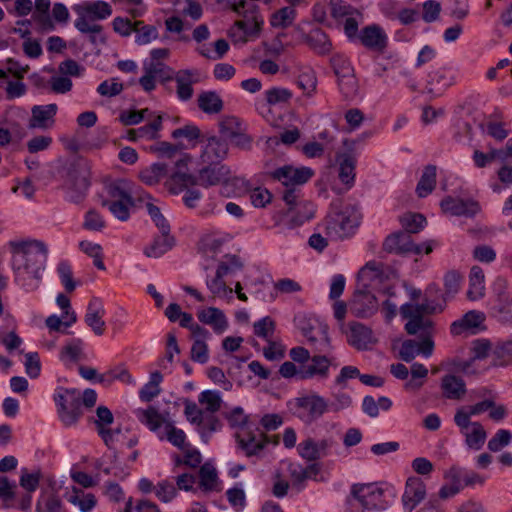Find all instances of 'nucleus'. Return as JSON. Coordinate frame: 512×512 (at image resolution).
Wrapping results in <instances>:
<instances>
[{
	"label": "nucleus",
	"instance_id": "obj_1",
	"mask_svg": "<svg viewBox=\"0 0 512 512\" xmlns=\"http://www.w3.org/2000/svg\"><path fill=\"white\" fill-rule=\"evenodd\" d=\"M220 1L240 17L227 31V35L234 45H243L260 37L264 18L259 12L258 5L248 0Z\"/></svg>",
	"mask_w": 512,
	"mask_h": 512
},
{
	"label": "nucleus",
	"instance_id": "obj_2",
	"mask_svg": "<svg viewBox=\"0 0 512 512\" xmlns=\"http://www.w3.org/2000/svg\"><path fill=\"white\" fill-rule=\"evenodd\" d=\"M107 199L102 205L107 207L118 220L125 222L130 214L139 208L143 202L149 200L151 195L142 189H137L125 179H118L107 186Z\"/></svg>",
	"mask_w": 512,
	"mask_h": 512
},
{
	"label": "nucleus",
	"instance_id": "obj_3",
	"mask_svg": "<svg viewBox=\"0 0 512 512\" xmlns=\"http://www.w3.org/2000/svg\"><path fill=\"white\" fill-rule=\"evenodd\" d=\"M358 209L343 202L332 203L323 221L325 234L331 240H344L352 237L360 225Z\"/></svg>",
	"mask_w": 512,
	"mask_h": 512
},
{
	"label": "nucleus",
	"instance_id": "obj_4",
	"mask_svg": "<svg viewBox=\"0 0 512 512\" xmlns=\"http://www.w3.org/2000/svg\"><path fill=\"white\" fill-rule=\"evenodd\" d=\"M241 449L248 455H255L264 448L265 436L257 428L256 421L247 416L241 407L233 408L226 416Z\"/></svg>",
	"mask_w": 512,
	"mask_h": 512
},
{
	"label": "nucleus",
	"instance_id": "obj_5",
	"mask_svg": "<svg viewBox=\"0 0 512 512\" xmlns=\"http://www.w3.org/2000/svg\"><path fill=\"white\" fill-rule=\"evenodd\" d=\"M11 253L10 266L46 267L48 248L36 239H14L8 242Z\"/></svg>",
	"mask_w": 512,
	"mask_h": 512
},
{
	"label": "nucleus",
	"instance_id": "obj_6",
	"mask_svg": "<svg viewBox=\"0 0 512 512\" xmlns=\"http://www.w3.org/2000/svg\"><path fill=\"white\" fill-rule=\"evenodd\" d=\"M352 497L367 510H384L390 505V489L384 483H357L351 487Z\"/></svg>",
	"mask_w": 512,
	"mask_h": 512
},
{
	"label": "nucleus",
	"instance_id": "obj_7",
	"mask_svg": "<svg viewBox=\"0 0 512 512\" xmlns=\"http://www.w3.org/2000/svg\"><path fill=\"white\" fill-rule=\"evenodd\" d=\"M294 416L311 424L328 412V400L317 392L302 394L289 403Z\"/></svg>",
	"mask_w": 512,
	"mask_h": 512
},
{
	"label": "nucleus",
	"instance_id": "obj_8",
	"mask_svg": "<svg viewBox=\"0 0 512 512\" xmlns=\"http://www.w3.org/2000/svg\"><path fill=\"white\" fill-rule=\"evenodd\" d=\"M53 399L63 425L66 427L75 425L82 416L81 392L74 388H57Z\"/></svg>",
	"mask_w": 512,
	"mask_h": 512
},
{
	"label": "nucleus",
	"instance_id": "obj_9",
	"mask_svg": "<svg viewBox=\"0 0 512 512\" xmlns=\"http://www.w3.org/2000/svg\"><path fill=\"white\" fill-rule=\"evenodd\" d=\"M429 303L411 304L406 303L401 306L400 313L403 318L408 319L405 325V330L410 335H415L419 332H428L432 326V322L425 318V315L440 311Z\"/></svg>",
	"mask_w": 512,
	"mask_h": 512
},
{
	"label": "nucleus",
	"instance_id": "obj_10",
	"mask_svg": "<svg viewBox=\"0 0 512 512\" xmlns=\"http://www.w3.org/2000/svg\"><path fill=\"white\" fill-rule=\"evenodd\" d=\"M435 245L436 242L433 240H428L421 244H415L408 233L397 232L389 235L385 239L383 248L389 253L399 255H421L430 254Z\"/></svg>",
	"mask_w": 512,
	"mask_h": 512
},
{
	"label": "nucleus",
	"instance_id": "obj_11",
	"mask_svg": "<svg viewBox=\"0 0 512 512\" xmlns=\"http://www.w3.org/2000/svg\"><path fill=\"white\" fill-rule=\"evenodd\" d=\"M355 145V140L344 139L343 146L346 151L339 152L336 155L338 178L344 185L345 190H350L356 181L357 156L354 153Z\"/></svg>",
	"mask_w": 512,
	"mask_h": 512
},
{
	"label": "nucleus",
	"instance_id": "obj_12",
	"mask_svg": "<svg viewBox=\"0 0 512 512\" xmlns=\"http://www.w3.org/2000/svg\"><path fill=\"white\" fill-rule=\"evenodd\" d=\"M72 10L77 15L74 25L97 24L96 21L107 19L112 14L111 5L101 0L82 1L74 4Z\"/></svg>",
	"mask_w": 512,
	"mask_h": 512
},
{
	"label": "nucleus",
	"instance_id": "obj_13",
	"mask_svg": "<svg viewBox=\"0 0 512 512\" xmlns=\"http://www.w3.org/2000/svg\"><path fill=\"white\" fill-rule=\"evenodd\" d=\"M134 414L139 423L145 426L157 438H159L174 421L169 411H161L155 405H149L146 408H138L134 411Z\"/></svg>",
	"mask_w": 512,
	"mask_h": 512
},
{
	"label": "nucleus",
	"instance_id": "obj_14",
	"mask_svg": "<svg viewBox=\"0 0 512 512\" xmlns=\"http://www.w3.org/2000/svg\"><path fill=\"white\" fill-rule=\"evenodd\" d=\"M457 72L450 66L437 67L428 74L426 92L432 97H439L456 83Z\"/></svg>",
	"mask_w": 512,
	"mask_h": 512
},
{
	"label": "nucleus",
	"instance_id": "obj_15",
	"mask_svg": "<svg viewBox=\"0 0 512 512\" xmlns=\"http://www.w3.org/2000/svg\"><path fill=\"white\" fill-rule=\"evenodd\" d=\"M301 207L304 210L303 214H297L293 209L276 212L273 215L275 227L279 228L280 232H284L311 220L315 215V205L313 203H303Z\"/></svg>",
	"mask_w": 512,
	"mask_h": 512
},
{
	"label": "nucleus",
	"instance_id": "obj_16",
	"mask_svg": "<svg viewBox=\"0 0 512 512\" xmlns=\"http://www.w3.org/2000/svg\"><path fill=\"white\" fill-rule=\"evenodd\" d=\"M184 405V415L187 421L195 425L200 433H212L221 428L220 421L214 415H206L195 402L185 400Z\"/></svg>",
	"mask_w": 512,
	"mask_h": 512
},
{
	"label": "nucleus",
	"instance_id": "obj_17",
	"mask_svg": "<svg viewBox=\"0 0 512 512\" xmlns=\"http://www.w3.org/2000/svg\"><path fill=\"white\" fill-rule=\"evenodd\" d=\"M194 183V177L188 171V157L181 156L175 161L174 168L165 181V186L169 192L177 195Z\"/></svg>",
	"mask_w": 512,
	"mask_h": 512
},
{
	"label": "nucleus",
	"instance_id": "obj_18",
	"mask_svg": "<svg viewBox=\"0 0 512 512\" xmlns=\"http://www.w3.org/2000/svg\"><path fill=\"white\" fill-rule=\"evenodd\" d=\"M334 444L335 441L332 437L320 440L307 437L297 445V453L306 461H317L328 456Z\"/></svg>",
	"mask_w": 512,
	"mask_h": 512
},
{
	"label": "nucleus",
	"instance_id": "obj_19",
	"mask_svg": "<svg viewBox=\"0 0 512 512\" xmlns=\"http://www.w3.org/2000/svg\"><path fill=\"white\" fill-rule=\"evenodd\" d=\"M348 306L353 316L357 318H369L378 311L379 302L370 290L358 288Z\"/></svg>",
	"mask_w": 512,
	"mask_h": 512
},
{
	"label": "nucleus",
	"instance_id": "obj_20",
	"mask_svg": "<svg viewBox=\"0 0 512 512\" xmlns=\"http://www.w3.org/2000/svg\"><path fill=\"white\" fill-rule=\"evenodd\" d=\"M456 426L465 439L468 448L478 451L485 444L487 433L483 425L476 421H467L464 418H454Z\"/></svg>",
	"mask_w": 512,
	"mask_h": 512
},
{
	"label": "nucleus",
	"instance_id": "obj_21",
	"mask_svg": "<svg viewBox=\"0 0 512 512\" xmlns=\"http://www.w3.org/2000/svg\"><path fill=\"white\" fill-rule=\"evenodd\" d=\"M46 267H24L18 265L11 267L14 283L25 292L36 291L42 282L43 272Z\"/></svg>",
	"mask_w": 512,
	"mask_h": 512
},
{
	"label": "nucleus",
	"instance_id": "obj_22",
	"mask_svg": "<svg viewBox=\"0 0 512 512\" xmlns=\"http://www.w3.org/2000/svg\"><path fill=\"white\" fill-rule=\"evenodd\" d=\"M332 361L325 355H313L309 361L301 365L300 380L325 381L330 377Z\"/></svg>",
	"mask_w": 512,
	"mask_h": 512
},
{
	"label": "nucleus",
	"instance_id": "obj_23",
	"mask_svg": "<svg viewBox=\"0 0 512 512\" xmlns=\"http://www.w3.org/2000/svg\"><path fill=\"white\" fill-rule=\"evenodd\" d=\"M313 175L314 172L309 167H294L291 165H284L272 172V177L286 187L302 185Z\"/></svg>",
	"mask_w": 512,
	"mask_h": 512
},
{
	"label": "nucleus",
	"instance_id": "obj_24",
	"mask_svg": "<svg viewBox=\"0 0 512 512\" xmlns=\"http://www.w3.org/2000/svg\"><path fill=\"white\" fill-rule=\"evenodd\" d=\"M114 422L112 412L106 406H98L96 409V419L94 421L97 432L108 447H113L121 430L112 429Z\"/></svg>",
	"mask_w": 512,
	"mask_h": 512
},
{
	"label": "nucleus",
	"instance_id": "obj_25",
	"mask_svg": "<svg viewBox=\"0 0 512 512\" xmlns=\"http://www.w3.org/2000/svg\"><path fill=\"white\" fill-rule=\"evenodd\" d=\"M173 79L176 83L177 98L182 102H186L193 97V85L201 81V73L197 69L179 70L175 73Z\"/></svg>",
	"mask_w": 512,
	"mask_h": 512
},
{
	"label": "nucleus",
	"instance_id": "obj_26",
	"mask_svg": "<svg viewBox=\"0 0 512 512\" xmlns=\"http://www.w3.org/2000/svg\"><path fill=\"white\" fill-rule=\"evenodd\" d=\"M441 209L450 216L472 217L479 211V204L472 199L448 196L441 201Z\"/></svg>",
	"mask_w": 512,
	"mask_h": 512
},
{
	"label": "nucleus",
	"instance_id": "obj_27",
	"mask_svg": "<svg viewBox=\"0 0 512 512\" xmlns=\"http://www.w3.org/2000/svg\"><path fill=\"white\" fill-rule=\"evenodd\" d=\"M357 40L369 50L382 52L387 46L388 36L382 27L372 24L359 32Z\"/></svg>",
	"mask_w": 512,
	"mask_h": 512
},
{
	"label": "nucleus",
	"instance_id": "obj_28",
	"mask_svg": "<svg viewBox=\"0 0 512 512\" xmlns=\"http://www.w3.org/2000/svg\"><path fill=\"white\" fill-rule=\"evenodd\" d=\"M346 335L347 342L358 350H365L373 342L372 331L364 324L350 322L341 329Z\"/></svg>",
	"mask_w": 512,
	"mask_h": 512
},
{
	"label": "nucleus",
	"instance_id": "obj_29",
	"mask_svg": "<svg viewBox=\"0 0 512 512\" xmlns=\"http://www.w3.org/2000/svg\"><path fill=\"white\" fill-rule=\"evenodd\" d=\"M426 496L424 482L415 476L409 477L406 481L405 490L402 496V503L407 512H411Z\"/></svg>",
	"mask_w": 512,
	"mask_h": 512
},
{
	"label": "nucleus",
	"instance_id": "obj_30",
	"mask_svg": "<svg viewBox=\"0 0 512 512\" xmlns=\"http://www.w3.org/2000/svg\"><path fill=\"white\" fill-rule=\"evenodd\" d=\"M434 349V342L426 337L421 342L415 340H406L402 343L399 350L400 358L405 362H411L417 355L429 358Z\"/></svg>",
	"mask_w": 512,
	"mask_h": 512
},
{
	"label": "nucleus",
	"instance_id": "obj_31",
	"mask_svg": "<svg viewBox=\"0 0 512 512\" xmlns=\"http://www.w3.org/2000/svg\"><path fill=\"white\" fill-rule=\"evenodd\" d=\"M104 315L105 308L102 301L96 297L92 298L88 303L84 320L87 326L98 336L103 335L106 329L103 320Z\"/></svg>",
	"mask_w": 512,
	"mask_h": 512
},
{
	"label": "nucleus",
	"instance_id": "obj_32",
	"mask_svg": "<svg viewBox=\"0 0 512 512\" xmlns=\"http://www.w3.org/2000/svg\"><path fill=\"white\" fill-rule=\"evenodd\" d=\"M56 104L35 105L31 110L29 127L33 129L45 130L51 128L54 124V118L57 113Z\"/></svg>",
	"mask_w": 512,
	"mask_h": 512
},
{
	"label": "nucleus",
	"instance_id": "obj_33",
	"mask_svg": "<svg viewBox=\"0 0 512 512\" xmlns=\"http://www.w3.org/2000/svg\"><path fill=\"white\" fill-rule=\"evenodd\" d=\"M302 332L307 341L319 352H326L330 349V338L328 327L320 322H315L309 328L302 327Z\"/></svg>",
	"mask_w": 512,
	"mask_h": 512
},
{
	"label": "nucleus",
	"instance_id": "obj_34",
	"mask_svg": "<svg viewBox=\"0 0 512 512\" xmlns=\"http://www.w3.org/2000/svg\"><path fill=\"white\" fill-rule=\"evenodd\" d=\"M228 154V144L226 141L217 137H211L207 140L203 147L201 159L203 163L218 164Z\"/></svg>",
	"mask_w": 512,
	"mask_h": 512
},
{
	"label": "nucleus",
	"instance_id": "obj_35",
	"mask_svg": "<svg viewBox=\"0 0 512 512\" xmlns=\"http://www.w3.org/2000/svg\"><path fill=\"white\" fill-rule=\"evenodd\" d=\"M382 281L381 264L370 261L363 266L358 272V286L360 289L369 290L377 289L378 284Z\"/></svg>",
	"mask_w": 512,
	"mask_h": 512
},
{
	"label": "nucleus",
	"instance_id": "obj_36",
	"mask_svg": "<svg viewBox=\"0 0 512 512\" xmlns=\"http://www.w3.org/2000/svg\"><path fill=\"white\" fill-rule=\"evenodd\" d=\"M197 317L205 325L212 327L215 333L221 334L228 327V321L222 310L216 307H207L198 310Z\"/></svg>",
	"mask_w": 512,
	"mask_h": 512
},
{
	"label": "nucleus",
	"instance_id": "obj_37",
	"mask_svg": "<svg viewBox=\"0 0 512 512\" xmlns=\"http://www.w3.org/2000/svg\"><path fill=\"white\" fill-rule=\"evenodd\" d=\"M485 316L478 311H469L461 319L454 321L450 326L451 334L461 335L464 333H475L482 325Z\"/></svg>",
	"mask_w": 512,
	"mask_h": 512
},
{
	"label": "nucleus",
	"instance_id": "obj_38",
	"mask_svg": "<svg viewBox=\"0 0 512 512\" xmlns=\"http://www.w3.org/2000/svg\"><path fill=\"white\" fill-rule=\"evenodd\" d=\"M440 389L446 399L460 400L466 393V384L461 377L447 374L441 379Z\"/></svg>",
	"mask_w": 512,
	"mask_h": 512
},
{
	"label": "nucleus",
	"instance_id": "obj_39",
	"mask_svg": "<svg viewBox=\"0 0 512 512\" xmlns=\"http://www.w3.org/2000/svg\"><path fill=\"white\" fill-rule=\"evenodd\" d=\"M174 244V237L170 235V232L161 233L144 248L143 252L149 258H159L171 250Z\"/></svg>",
	"mask_w": 512,
	"mask_h": 512
},
{
	"label": "nucleus",
	"instance_id": "obj_40",
	"mask_svg": "<svg viewBox=\"0 0 512 512\" xmlns=\"http://www.w3.org/2000/svg\"><path fill=\"white\" fill-rule=\"evenodd\" d=\"M220 483L216 468L213 464L206 462L199 470V488L204 492L220 490Z\"/></svg>",
	"mask_w": 512,
	"mask_h": 512
},
{
	"label": "nucleus",
	"instance_id": "obj_41",
	"mask_svg": "<svg viewBox=\"0 0 512 512\" xmlns=\"http://www.w3.org/2000/svg\"><path fill=\"white\" fill-rule=\"evenodd\" d=\"M485 294V276L483 270L479 266H473L469 275V289L467 297L476 301L481 299Z\"/></svg>",
	"mask_w": 512,
	"mask_h": 512
},
{
	"label": "nucleus",
	"instance_id": "obj_42",
	"mask_svg": "<svg viewBox=\"0 0 512 512\" xmlns=\"http://www.w3.org/2000/svg\"><path fill=\"white\" fill-rule=\"evenodd\" d=\"M229 169L225 165L202 169L199 174V183L202 186L220 184L228 179Z\"/></svg>",
	"mask_w": 512,
	"mask_h": 512
},
{
	"label": "nucleus",
	"instance_id": "obj_43",
	"mask_svg": "<svg viewBox=\"0 0 512 512\" xmlns=\"http://www.w3.org/2000/svg\"><path fill=\"white\" fill-rule=\"evenodd\" d=\"M346 389L331 386V400L328 401V412L338 413L353 406V398Z\"/></svg>",
	"mask_w": 512,
	"mask_h": 512
},
{
	"label": "nucleus",
	"instance_id": "obj_44",
	"mask_svg": "<svg viewBox=\"0 0 512 512\" xmlns=\"http://www.w3.org/2000/svg\"><path fill=\"white\" fill-rule=\"evenodd\" d=\"M198 107L206 114H218L223 109V101L215 91H203L197 99Z\"/></svg>",
	"mask_w": 512,
	"mask_h": 512
},
{
	"label": "nucleus",
	"instance_id": "obj_45",
	"mask_svg": "<svg viewBox=\"0 0 512 512\" xmlns=\"http://www.w3.org/2000/svg\"><path fill=\"white\" fill-rule=\"evenodd\" d=\"M168 174V165L166 163H153L142 169L139 173L140 180L149 186H154Z\"/></svg>",
	"mask_w": 512,
	"mask_h": 512
},
{
	"label": "nucleus",
	"instance_id": "obj_46",
	"mask_svg": "<svg viewBox=\"0 0 512 512\" xmlns=\"http://www.w3.org/2000/svg\"><path fill=\"white\" fill-rule=\"evenodd\" d=\"M5 322L10 331H0V344H2L6 350L11 353L14 350H17L22 345L23 341L14 331L15 320L10 314L5 315Z\"/></svg>",
	"mask_w": 512,
	"mask_h": 512
},
{
	"label": "nucleus",
	"instance_id": "obj_47",
	"mask_svg": "<svg viewBox=\"0 0 512 512\" xmlns=\"http://www.w3.org/2000/svg\"><path fill=\"white\" fill-rule=\"evenodd\" d=\"M163 376L160 372H151L148 382L140 389L139 398L142 402H150L161 393L160 384Z\"/></svg>",
	"mask_w": 512,
	"mask_h": 512
},
{
	"label": "nucleus",
	"instance_id": "obj_48",
	"mask_svg": "<svg viewBox=\"0 0 512 512\" xmlns=\"http://www.w3.org/2000/svg\"><path fill=\"white\" fill-rule=\"evenodd\" d=\"M83 354V342L81 339L74 338L68 341L61 349L59 358L65 364L69 365L81 359Z\"/></svg>",
	"mask_w": 512,
	"mask_h": 512
},
{
	"label": "nucleus",
	"instance_id": "obj_49",
	"mask_svg": "<svg viewBox=\"0 0 512 512\" xmlns=\"http://www.w3.org/2000/svg\"><path fill=\"white\" fill-rule=\"evenodd\" d=\"M436 186V167L428 165L424 168L416 186V193L420 198L428 196Z\"/></svg>",
	"mask_w": 512,
	"mask_h": 512
},
{
	"label": "nucleus",
	"instance_id": "obj_50",
	"mask_svg": "<svg viewBox=\"0 0 512 512\" xmlns=\"http://www.w3.org/2000/svg\"><path fill=\"white\" fill-rule=\"evenodd\" d=\"M207 289L210 291L214 298L230 301L233 298V289L228 287L224 278L214 275V277H207L205 280Z\"/></svg>",
	"mask_w": 512,
	"mask_h": 512
},
{
	"label": "nucleus",
	"instance_id": "obj_51",
	"mask_svg": "<svg viewBox=\"0 0 512 512\" xmlns=\"http://www.w3.org/2000/svg\"><path fill=\"white\" fill-rule=\"evenodd\" d=\"M158 440L167 441L179 450L184 449L188 444H190L187 440L186 433L182 429L176 427L174 421L162 433Z\"/></svg>",
	"mask_w": 512,
	"mask_h": 512
},
{
	"label": "nucleus",
	"instance_id": "obj_52",
	"mask_svg": "<svg viewBox=\"0 0 512 512\" xmlns=\"http://www.w3.org/2000/svg\"><path fill=\"white\" fill-rule=\"evenodd\" d=\"M78 246L81 252L93 259V264L97 269L102 271L106 270V266L103 261V248L100 244L88 240H82L79 242Z\"/></svg>",
	"mask_w": 512,
	"mask_h": 512
},
{
	"label": "nucleus",
	"instance_id": "obj_53",
	"mask_svg": "<svg viewBox=\"0 0 512 512\" xmlns=\"http://www.w3.org/2000/svg\"><path fill=\"white\" fill-rule=\"evenodd\" d=\"M198 402L206 415H212L221 408L222 398L218 391L204 390L199 394Z\"/></svg>",
	"mask_w": 512,
	"mask_h": 512
},
{
	"label": "nucleus",
	"instance_id": "obj_54",
	"mask_svg": "<svg viewBox=\"0 0 512 512\" xmlns=\"http://www.w3.org/2000/svg\"><path fill=\"white\" fill-rule=\"evenodd\" d=\"M231 240L229 233L215 229L204 233L201 237V244L205 249L218 250L223 244Z\"/></svg>",
	"mask_w": 512,
	"mask_h": 512
},
{
	"label": "nucleus",
	"instance_id": "obj_55",
	"mask_svg": "<svg viewBox=\"0 0 512 512\" xmlns=\"http://www.w3.org/2000/svg\"><path fill=\"white\" fill-rule=\"evenodd\" d=\"M163 65L159 62L154 63L153 61L149 64L144 65V75L139 79L141 87L146 91L150 92L156 87V78L161 73Z\"/></svg>",
	"mask_w": 512,
	"mask_h": 512
},
{
	"label": "nucleus",
	"instance_id": "obj_56",
	"mask_svg": "<svg viewBox=\"0 0 512 512\" xmlns=\"http://www.w3.org/2000/svg\"><path fill=\"white\" fill-rule=\"evenodd\" d=\"M180 451L183 454L182 456L175 455L173 457L176 465H185L190 468H197L201 464L202 455L200 451L191 444H188L187 447Z\"/></svg>",
	"mask_w": 512,
	"mask_h": 512
},
{
	"label": "nucleus",
	"instance_id": "obj_57",
	"mask_svg": "<svg viewBox=\"0 0 512 512\" xmlns=\"http://www.w3.org/2000/svg\"><path fill=\"white\" fill-rule=\"evenodd\" d=\"M61 506L62 502L56 493L44 491L37 500L36 512H58Z\"/></svg>",
	"mask_w": 512,
	"mask_h": 512
},
{
	"label": "nucleus",
	"instance_id": "obj_58",
	"mask_svg": "<svg viewBox=\"0 0 512 512\" xmlns=\"http://www.w3.org/2000/svg\"><path fill=\"white\" fill-rule=\"evenodd\" d=\"M493 406V401L486 399L481 402H478L474 405L460 407L456 410L454 418L460 417V419L464 418V420L471 421L473 416H478L490 409Z\"/></svg>",
	"mask_w": 512,
	"mask_h": 512
},
{
	"label": "nucleus",
	"instance_id": "obj_59",
	"mask_svg": "<svg viewBox=\"0 0 512 512\" xmlns=\"http://www.w3.org/2000/svg\"><path fill=\"white\" fill-rule=\"evenodd\" d=\"M296 18V10L292 6L283 7L274 12L270 17V24L275 28H285L293 23Z\"/></svg>",
	"mask_w": 512,
	"mask_h": 512
},
{
	"label": "nucleus",
	"instance_id": "obj_60",
	"mask_svg": "<svg viewBox=\"0 0 512 512\" xmlns=\"http://www.w3.org/2000/svg\"><path fill=\"white\" fill-rule=\"evenodd\" d=\"M74 494L68 498V501L77 506L81 512H91L96 506V498L91 493H83L81 490L73 489Z\"/></svg>",
	"mask_w": 512,
	"mask_h": 512
},
{
	"label": "nucleus",
	"instance_id": "obj_61",
	"mask_svg": "<svg viewBox=\"0 0 512 512\" xmlns=\"http://www.w3.org/2000/svg\"><path fill=\"white\" fill-rule=\"evenodd\" d=\"M297 85L303 91L305 96H313L317 88V77L315 72L312 69L302 71L298 76Z\"/></svg>",
	"mask_w": 512,
	"mask_h": 512
},
{
	"label": "nucleus",
	"instance_id": "obj_62",
	"mask_svg": "<svg viewBox=\"0 0 512 512\" xmlns=\"http://www.w3.org/2000/svg\"><path fill=\"white\" fill-rule=\"evenodd\" d=\"M310 46L315 52L321 55L328 54L332 49V44L328 36L321 30H313L309 35Z\"/></svg>",
	"mask_w": 512,
	"mask_h": 512
},
{
	"label": "nucleus",
	"instance_id": "obj_63",
	"mask_svg": "<svg viewBox=\"0 0 512 512\" xmlns=\"http://www.w3.org/2000/svg\"><path fill=\"white\" fill-rule=\"evenodd\" d=\"M264 96L269 105L286 104L292 99L293 92L285 87H272L264 92Z\"/></svg>",
	"mask_w": 512,
	"mask_h": 512
},
{
	"label": "nucleus",
	"instance_id": "obj_64",
	"mask_svg": "<svg viewBox=\"0 0 512 512\" xmlns=\"http://www.w3.org/2000/svg\"><path fill=\"white\" fill-rule=\"evenodd\" d=\"M512 363V343L493 347L490 364L492 366H506Z\"/></svg>",
	"mask_w": 512,
	"mask_h": 512
}]
</instances>
